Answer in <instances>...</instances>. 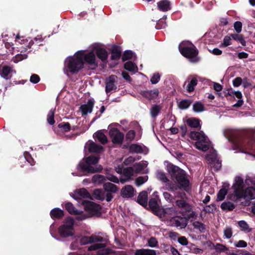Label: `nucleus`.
<instances>
[{
    "instance_id": "nucleus-1",
    "label": "nucleus",
    "mask_w": 255,
    "mask_h": 255,
    "mask_svg": "<svg viewBox=\"0 0 255 255\" xmlns=\"http://www.w3.org/2000/svg\"><path fill=\"white\" fill-rule=\"evenodd\" d=\"M227 134L229 135V140L240 148L242 152L250 154L245 149L255 152V131L254 130H230Z\"/></svg>"
},
{
    "instance_id": "nucleus-2",
    "label": "nucleus",
    "mask_w": 255,
    "mask_h": 255,
    "mask_svg": "<svg viewBox=\"0 0 255 255\" xmlns=\"http://www.w3.org/2000/svg\"><path fill=\"white\" fill-rule=\"evenodd\" d=\"M167 171L170 176V179L178 187L179 189L188 192L191 189V185L188 178V175L186 171L172 163L167 165Z\"/></svg>"
},
{
    "instance_id": "nucleus-3",
    "label": "nucleus",
    "mask_w": 255,
    "mask_h": 255,
    "mask_svg": "<svg viewBox=\"0 0 255 255\" xmlns=\"http://www.w3.org/2000/svg\"><path fill=\"white\" fill-rule=\"evenodd\" d=\"M232 187L234 190V197L237 200L245 198L247 196L250 197L251 199H255V188L248 187L245 190L244 180L241 177H236Z\"/></svg>"
},
{
    "instance_id": "nucleus-4",
    "label": "nucleus",
    "mask_w": 255,
    "mask_h": 255,
    "mask_svg": "<svg viewBox=\"0 0 255 255\" xmlns=\"http://www.w3.org/2000/svg\"><path fill=\"white\" fill-rule=\"evenodd\" d=\"M66 66L68 71L72 74L78 73L84 68L83 62L81 60L78 51L74 56L69 57L66 62Z\"/></svg>"
},
{
    "instance_id": "nucleus-5",
    "label": "nucleus",
    "mask_w": 255,
    "mask_h": 255,
    "mask_svg": "<svg viewBox=\"0 0 255 255\" xmlns=\"http://www.w3.org/2000/svg\"><path fill=\"white\" fill-rule=\"evenodd\" d=\"M189 137L194 140H196V147L202 151H206L209 149L208 145V138L203 131H192L188 133Z\"/></svg>"
},
{
    "instance_id": "nucleus-6",
    "label": "nucleus",
    "mask_w": 255,
    "mask_h": 255,
    "mask_svg": "<svg viewBox=\"0 0 255 255\" xmlns=\"http://www.w3.org/2000/svg\"><path fill=\"white\" fill-rule=\"evenodd\" d=\"M93 243L94 244L88 248V251H92L98 250V254L100 255H109L111 252V250L110 249H105L106 247V244L98 243L103 241V238L100 236L92 235Z\"/></svg>"
},
{
    "instance_id": "nucleus-7",
    "label": "nucleus",
    "mask_w": 255,
    "mask_h": 255,
    "mask_svg": "<svg viewBox=\"0 0 255 255\" xmlns=\"http://www.w3.org/2000/svg\"><path fill=\"white\" fill-rule=\"evenodd\" d=\"M180 53L185 57L190 59L192 62H197L199 58L197 57L198 54V50L196 46L191 43L189 46H179Z\"/></svg>"
},
{
    "instance_id": "nucleus-8",
    "label": "nucleus",
    "mask_w": 255,
    "mask_h": 255,
    "mask_svg": "<svg viewBox=\"0 0 255 255\" xmlns=\"http://www.w3.org/2000/svg\"><path fill=\"white\" fill-rule=\"evenodd\" d=\"M81 60L84 64L88 65L89 68L92 70L96 69L98 66V62L96 59V54L93 51L86 53L84 51H78Z\"/></svg>"
},
{
    "instance_id": "nucleus-9",
    "label": "nucleus",
    "mask_w": 255,
    "mask_h": 255,
    "mask_svg": "<svg viewBox=\"0 0 255 255\" xmlns=\"http://www.w3.org/2000/svg\"><path fill=\"white\" fill-rule=\"evenodd\" d=\"M64 224L58 228V232L60 236L62 238H67L73 235L72 231L74 221L71 217L66 218L64 221Z\"/></svg>"
},
{
    "instance_id": "nucleus-10",
    "label": "nucleus",
    "mask_w": 255,
    "mask_h": 255,
    "mask_svg": "<svg viewBox=\"0 0 255 255\" xmlns=\"http://www.w3.org/2000/svg\"><path fill=\"white\" fill-rule=\"evenodd\" d=\"M85 210L92 216H100L102 207L100 205L93 202L84 200L82 203Z\"/></svg>"
},
{
    "instance_id": "nucleus-11",
    "label": "nucleus",
    "mask_w": 255,
    "mask_h": 255,
    "mask_svg": "<svg viewBox=\"0 0 255 255\" xmlns=\"http://www.w3.org/2000/svg\"><path fill=\"white\" fill-rule=\"evenodd\" d=\"M77 169L83 173H94L101 171L102 168H95L90 165L85 160H82L79 163L77 166Z\"/></svg>"
},
{
    "instance_id": "nucleus-12",
    "label": "nucleus",
    "mask_w": 255,
    "mask_h": 255,
    "mask_svg": "<svg viewBox=\"0 0 255 255\" xmlns=\"http://www.w3.org/2000/svg\"><path fill=\"white\" fill-rule=\"evenodd\" d=\"M169 224L172 227H179L181 229L185 228L187 226V221L181 216H169L168 218Z\"/></svg>"
},
{
    "instance_id": "nucleus-13",
    "label": "nucleus",
    "mask_w": 255,
    "mask_h": 255,
    "mask_svg": "<svg viewBox=\"0 0 255 255\" xmlns=\"http://www.w3.org/2000/svg\"><path fill=\"white\" fill-rule=\"evenodd\" d=\"M109 135L114 144H122L123 143L124 134L117 128H113L109 130Z\"/></svg>"
},
{
    "instance_id": "nucleus-14",
    "label": "nucleus",
    "mask_w": 255,
    "mask_h": 255,
    "mask_svg": "<svg viewBox=\"0 0 255 255\" xmlns=\"http://www.w3.org/2000/svg\"><path fill=\"white\" fill-rule=\"evenodd\" d=\"M94 105L95 101L94 99L91 98L88 99L87 104L81 105L79 110L82 112V116H86L88 114L91 113Z\"/></svg>"
},
{
    "instance_id": "nucleus-15",
    "label": "nucleus",
    "mask_w": 255,
    "mask_h": 255,
    "mask_svg": "<svg viewBox=\"0 0 255 255\" xmlns=\"http://www.w3.org/2000/svg\"><path fill=\"white\" fill-rule=\"evenodd\" d=\"M93 50L95 52V54L102 62L107 61L109 54L106 49L99 46H94Z\"/></svg>"
},
{
    "instance_id": "nucleus-16",
    "label": "nucleus",
    "mask_w": 255,
    "mask_h": 255,
    "mask_svg": "<svg viewBox=\"0 0 255 255\" xmlns=\"http://www.w3.org/2000/svg\"><path fill=\"white\" fill-rule=\"evenodd\" d=\"M117 79V76L115 75H112L106 79V93L111 92L113 90H116L117 88L115 84Z\"/></svg>"
},
{
    "instance_id": "nucleus-17",
    "label": "nucleus",
    "mask_w": 255,
    "mask_h": 255,
    "mask_svg": "<svg viewBox=\"0 0 255 255\" xmlns=\"http://www.w3.org/2000/svg\"><path fill=\"white\" fill-rule=\"evenodd\" d=\"M140 94L149 101L155 99L158 96L159 91L157 89L153 90H141Z\"/></svg>"
},
{
    "instance_id": "nucleus-18",
    "label": "nucleus",
    "mask_w": 255,
    "mask_h": 255,
    "mask_svg": "<svg viewBox=\"0 0 255 255\" xmlns=\"http://www.w3.org/2000/svg\"><path fill=\"white\" fill-rule=\"evenodd\" d=\"M134 189L130 185H126L121 190V195L125 198H131L134 195Z\"/></svg>"
},
{
    "instance_id": "nucleus-19",
    "label": "nucleus",
    "mask_w": 255,
    "mask_h": 255,
    "mask_svg": "<svg viewBox=\"0 0 255 255\" xmlns=\"http://www.w3.org/2000/svg\"><path fill=\"white\" fill-rule=\"evenodd\" d=\"M76 200H81L83 198H90L93 199L90 194L85 188H81L76 190L73 196Z\"/></svg>"
},
{
    "instance_id": "nucleus-20",
    "label": "nucleus",
    "mask_w": 255,
    "mask_h": 255,
    "mask_svg": "<svg viewBox=\"0 0 255 255\" xmlns=\"http://www.w3.org/2000/svg\"><path fill=\"white\" fill-rule=\"evenodd\" d=\"M208 163L215 171L219 170L222 166L221 162L216 156H212L207 158Z\"/></svg>"
},
{
    "instance_id": "nucleus-21",
    "label": "nucleus",
    "mask_w": 255,
    "mask_h": 255,
    "mask_svg": "<svg viewBox=\"0 0 255 255\" xmlns=\"http://www.w3.org/2000/svg\"><path fill=\"white\" fill-rule=\"evenodd\" d=\"M110 52L111 53V59L112 60H118L122 56V48L120 46L113 45Z\"/></svg>"
},
{
    "instance_id": "nucleus-22",
    "label": "nucleus",
    "mask_w": 255,
    "mask_h": 255,
    "mask_svg": "<svg viewBox=\"0 0 255 255\" xmlns=\"http://www.w3.org/2000/svg\"><path fill=\"white\" fill-rule=\"evenodd\" d=\"M175 204L179 208L183 209L187 212H190L192 210V205L187 203L183 199L177 200L175 201Z\"/></svg>"
},
{
    "instance_id": "nucleus-23",
    "label": "nucleus",
    "mask_w": 255,
    "mask_h": 255,
    "mask_svg": "<svg viewBox=\"0 0 255 255\" xmlns=\"http://www.w3.org/2000/svg\"><path fill=\"white\" fill-rule=\"evenodd\" d=\"M169 211L168 209H160V207H158V209H156V211H153L152 213L160 219L168 220L170 216Z\"/></svg>"
},
{
    "instance_id": "nucleus-24",
    "label": "nucleus",
    "mask_w": 255,
    "mask_h": 255,
    "mask_svg": "<svg viewBox=\"0 0 255 255\" xmlns=\"http://www.w3.org/2000/svg\"><path fill=\"white\" fill-rule=\"evenodd\" d=\"M157 8L161 11H167L171 9V2L168 0H161L157 3Z\"/></svg>"
},
{
    "instance_id": "nucleus-25",
    "label": "nucleus",
    "mask_w": 255,
    "mask_h": 255,
    "mask_svg": "<svg viewBox=\"0 0 255 255\" xmlns=\"http://www.w3.org/2000/svg\"><path fill=\"white\" fill-rule=\"evenodd\" d=\"M136 202L143 207L147 206V193L142 191L139 193L136 199Z\"/></svg>"
},
{
    "instance_id": "nucleus-26",
    "label": "nucleus",
    "mask_w": 255,
    "mask_h": 255,
    "mask_svg": "<svg viewBox=\"0 0 255 255\" xmlns=\"http://www.w3.org/2000/svg\"><path fill=\"white\" fill-rule=\"evenodd\" d=\"M229 184H224L222 188L219 191L217 195V201H223L225 198L226 195L228 193V188L229 187Z\"/></svg>"
},
{
    "instance_id": "nucleus-27",
    "label": "nucleus",
    "mask_w": 255,
    "mask_h": 255,
    "mask_svg": "<svg viewBox=\"0 0 255 255\" xmlns=\"http://www.w3.org/2000/svg\"><path fill=\"white\" fill-rule=\"evenodd\" d=\"M50 215L53 219H60L64 216V212L62 210L58 208H55L51 210Z\"/></svg>"
},
{
    "instance_id": "nucleus-28",
    "label": "nucleus",
    "mask_w": 255,
    "mask_h": 255,
    "mask_svg": "<svg viewBox=\"0 0 255 255\" xmlns=\"http://www.w3.org/2000/svg\"><path fill=\"white\" fill-rule=\"evenodd\" d=\"M12 71V69L10 67L4 66L0 69V74L2 77L7 80L10 78L11 76H9V75Z\"/></svg>"
},
{
    "instance_id": "nucleus-29",
    "label": "nucleus",
    "mask_w": 255,
    "mask_h": 255,
    "mask_svg": "<svg viewBox=\"0 0 255 255\" xmlns=\"http://www.w3.org/2000/svg\"><path fill=\"white\" fill-rule=\"evenodd\" d=\"M103 188L106 192L112 193H116L119 189L117 185L111 182L105 183L103 185Z\"/></svg>"
},
{
    "instance_id": "nucleus-30",
    "label": "nucleus",
    "mask_w": 255,
    "mask_h": 255,
    "mask_svg": "<svg viewBox=\"0 0 255 255\" xmlns=\"http://www.w3.org/2000/svg\"><path fill=\"white\" fill-rule=\"evenodd\" d=\"M134 255H156V252L148 249H141L136 250Z\"/></svg>"
},
{
    "instance_id": "nucleus-31",
    "label": "nucleus",
    "mask_w": 255,
    "mask_h": 255,
    "mask_svg": "<svg viewBox=\"0 0 255 255\" xmlns=\"http://www.w3.org/2000/svg\"><path fill=\"white\" fill-rule=\"evenodd\" d=\"M93 137L97 138L99 142L102 144H105L108 142V139L106 135L101 130H99L95 132Z\"/></svg>"
},
{
    "instance_id": "nucleus-32",
    "label": "nucleus",
    "mask_w": 255,
    "mask_h": 255,
    "mask_svg": "<svg viewBox=\"0 0 255 255\" xmlns=\"http://www.w3.org/2000/svg\"><path fill=\"white\" fill-rule=\"evenodd\" d=\"M103 150V147L94 142H91L89 144V151L91 153H101Z\"/></svg>"
},
{
    "instance_id": "nucleus-33",
    "label": "nucleus",
    "mask_w": 255,
    "mask_h": 255,
    "mask_svg": "<svg viewBox=\"0 0 255 255\" xmlns=\"http://www.w3.org/2000/svg\"><path fill=\"white\" fill-rule=\"evenodd\" d=\"M162 107L158 105H153L150 109V114L151 117L154 119L160 113Z\"/></svg>"
},
{
    "instance_id": "nucleus-34",
    "label": "nucleus",
    "mask_w": 255,
    "mask_h": 255,
    "mask_svg": "<svg viewBox=\"0 0 255 255\" xmlns=\"http://www.w3.org/2000/svg\"><path fill=\"white\" fill-rule=\"evenodd\" d=\"M235 207V205L230 201L224 202L221 205L222 210L226 212L232 211Z\"/></svg>"
},
{
    "instance_id": "nucleus-35",
    "label": "nucleus",
    "mask_w": 255,
    "mask_h": 255,
    "mask_svg": "<svg viewBox=\"0 0 255 255\" xmlns=\"http://www.w3.org/2000/svg\"><path fill=\"white\" fill-rule=\"evenodd\" d=\"M200 122V120L197 118H191L187 120L186 123L192 128H197L199 127L201 128Z\"/></svg>"
},
{
    "instance_id": "nucleus-36",
    "label": "nucleus",
    "mask_w": 255,
    "mask_h": 255,
    "mask_svg": "<svg viewBox=\"0 0 255 255\" xmlns=\"http://www.w3.org/2000/svg\"><path fill=\"white\" fill-rule=\"evenodd\" d=\"M65 209L71 215H80L81 214V212L76 209L73 204L71 202L66 203Z\"/></svg>"
},
{
    "instance_id": "nucleus-37",
    "label": "nucleus",
    "mask_w": 255,
    "mask_h": 255,
    "mask_svg": "<svg viewBox=\"0 0 255 255\" xmlns=\"http://www.w3.org/2000/svg\"><path fill=\"white\" fill-rule=\"evenodd\" d=\"M128 149L130 153H141L143 152V148L141 146L135 143L130 144Z\"/></svg>"
},
{
    "instance_id": "nucleus-38",
    "label": "nucleus",
    "mask_w": 255,
    "mask_h": 255,
    "mask_svg": "<svg viewBox=\"0 0 255 255\" xmlns=\"http://www.w3.org/2000/svg\"><path fill=\"white\" fill-rule=\"evenodd\" d=\"M92 196L94 198L101 201H103L105 199L104 193L102 190L99 189L94 190Z\"/></svg>"
},
{
    "instance_id": "nucleus-39",
    "label": "nucleus",
    "mask_w": 255,
    "mask_h": 255,
    "mask_svg": "<svg viewBox=\"0 0 255 255\" xmlns=\"http://www.w3.org/2000/svg\"><path fill=\"white\" fill-rule=\"evenodd\" d=\"M230 36L235 40L239 42L242 46L246 45V41L242 34L237 33L231 34Z\"/></svg>"
},
{
    "instance_id": "nucleus-40",
    "label": "nucleus",
    "mask_w": 255,
    "mask_h": 255,
    "mask_svg": "<svg viewBox=\"0 0 255 255\" xmlns=\"http://www.w3.org/2000/svg\"><path fill=\"white\" fill-rule=\"evenodd\" d=\"M92 182L100 185L106 181V178L104 175L101 174H95L92 178Z\"/></svg>"
},
{
    "instance_id": "nucleus-41",
    "label": "nucleus",
    "mask_w": 255,
    "mask_h": 255,
    "mask_svg": "<svg viewBox=\"0 0 255 255\" xmlns=\"http://www.w3.org/2000/svg\"><path fill=\"white\" fill-rule=\"evenodd\" d=\"M163 183H165V189L171 191L172 192H175L179 189L177 185L175 183H173L171 181L168 179V181H165Z\"/></svg>"
},
{
    "instance_id": "nucleus-42",
    "label": "nucleus",
    "mask_w": 255,
    "mask_h": 255,
    "mask_svg": "<svg viewBox=\"0 0 255 255\" xmlns=\"http://www.w3.org/2000/svg\"><path fill=\"white\" fill-rule=\"evenodd\" d=\"M193 110L196 113H200L205 110V107L201 102L196 101L193 105Z\"/></svg>"
},
{
    "instance_id": "nucleus-43",
    "label": "nucleus",
    "mask_w": 255,
    "mask_h": 255,
    "mask_svg": "<svg viewBox=\"0 0 255 255\" xmlns=\"http://www.w3.org/2000/svg\"><path fill=\"white\" fill-rule=\"evenodd\" d=\"M198 80L196 78L193 77L192 78L190 82L188 83L187 86V91L188 93L192 92L194 91V87L197 85Z\"/></svg>"
},
{
    "instance_id": "nucleus-44",
    "label": "nucleus",
    "mask_w": 255,
    "mask_h": 255,
    "mask_svg": "<svg viewBox=\"0 0 255 255\" xmlns=\"http://www.w3.org/2000/svg\"><path fill=\"white\" fill-rule=\"evenodd\" d=\"M148 206L150 210L153 212L156 211V209L159 207L158 205L157 200L154 198H151L149 199L148 202Z\"/></svg>"
},
{
    "instance_id": "nucleus-45",
    "label": "nucleus",
    "mask_w": 255,
    "mask_h": 255,
    "mask_svg": "<svg viewBox=\"0 0 255 255\" xmlns=\"http://www.w3.org/2000/svg\"><path fill=\"white\" fill-rule=\"evenodd\" d=\"M55 112V108L51 109L48 112V115L47 116V123L50 125H54L55 122L54 120Z\"/></svg>"
},
{
    "instance_id": "nucleus-46",
    "label": "nucleus",
    "mask_w": 255,
    "mask_h": 255,
    "mask_svg": "<svg viewBox=\"0 0 255 255\" xmlns=\"http://www.w3.org/2000/svg\"><path fill=\"white\" fill-rule=\"evenodd\" d=\"M193 226L196 229L198 230L201 233H204L206 231V226L199 221H195L192 224Z\"/></svg>"
},
{
    "instance_id": "nucleus-47",
    "label": "nucleus",
    "mask_w": 255,
    "mask_h": 255,
    "mask_svg": "<svg viewBox=\"0 0 255 255\" xmlns=\"http://www.w3.org/2000/svg\"><path fill=\"white\" fill-rule=\"evenodd\" d=\"M192 103L189 100H182L178 104V107L181 110H185L188 108Z\"/></svg>"
},
{
    "instance_id": "nucleus-48",
    "label": "nucleus",
    "mask_w": 255,
    "mask_h": 255,
    "mask_svg": "<svg viewBox=\"0 0 255 255\" xmlns=\"http://www.w3.org/2000/svg\"><path fill=\"white\" fill-rule=\"evenodd\" d=\"M136 68V65L132 61H129L124 64V68L129 72L134 71Z\"/></svg>"
},
{
    "instance_id": "nucleus-49",
    "label": "nucleus",
    "mask_w": 255,
    "mask_h": 255,
    "mask_svg": "<svg viewBox=\"0 0 255 255\" xmlns=\"http://www.w3.org/2000/svg\"><path fill=\"white\" fill-rule=\"evenodd\" d=\"M123 175L128 177V179H130L131 176L133 175V168L132 167H128L123 169Z\"/></svg>"
},
{
    "instance_id": "nucleus-50",
    "label": "nucleus",
    "mask_w": 255,
    "mask_h": 255,
    "mask_svg": "<svg viewBox=\"0 0 255 255\" xmlns=\"http://www.w3.org/2000/svg\"><path fill=\"white\" fill-rule=\"evenodd\" d=\"M93 240H92V235L88 237V236H83L80 239V243L81 245H86L88 244H92L93 243Z\"/></svg>"
},
{
    "instance_id": "nucleus-51",
    "label": "nucleus",
    "mask_w": 255,
    "mask_h": 255,
    "mask_svg": "<svg viewBox=\"0 0 255 255\" xmlns=\"http://www.w3.org/2000/svg\"><path fill=\"white\" fill-rule=\"evenodd\" d=\"M85 160L90 165L96 164L99 162V157L94 155H91L86 158Z\"/></svg>"
},
{
    "instance_id": "nucleus-52",
    "label": "nucleus",
    "mask_w": 255,
    "mask_h": 255,
    "mask_svg": "<svg viewBox=\"0 0 255 255\" xmlns=\"http://www.w3.org/2000/svg\"><path fill=\"white\" fill-rule=\"evenodd\" d=\"M58 127L64 132L69 131L71 129L70 124L68 122H63L58 125Z\"/></svg>"
},
{
    "instance_id": "nucleus-53",
    "label": "nucleus",
    "mask_w": 255,
    "mask_h": 255,
    "mask_svg": "<svg viewBox=\"0 0 255 255\" xmlns=\"http://www.w3.org/2000/svg\"><path fill=\"white\" fill-rule=\"evenodd\" d=\"M133 56V52L131 50H126L122 55V59L123 61H125L131 59Z\"/></svg>"
},
{
    "instance_id": "nucleus-54",
    "label": "nucleus",
    "mask_w": 255,
    "mask_h": 255,
    "mask_svg": "<svg viewBox=\"0 0 255 255\" xmlns=\"http://www.w3.org/2000/svg\"><path fill=\"white\" fill-rule=\"evenodd\" d=\"M148 179V177L147 176H139L136 178L135 179V184L137 186H140L145 183Z\"/></svg>"
},
{
    "instance_id": "nucleus-55",
    "label": "nucleus",
    "mask_w": 255,
    "mask_h": 255,
    "mask_svg": "<svg viewBox=\"0 0 255 255\" xmlns=\"http://www.w3.org/2000/svg\"><path fill=\"white\" fill-rule=\"evenodd\" d=\"M216 205L215 203H212L208 206H207L204 210L208 213H212L216 210Z\"/></svg>"
},
{
    "instance_id": "nucleus-56",
    "label": "nucleus",
    "mask_w": 255,
    "mask_h": 255,
    "mask_svg": "<svg viewBox=\"0 0 255 255\" xmlns=\"http://www.w3.org/2000/svg\"><path fill=\"white\" fill-rule=\"evenodd\" d=\"M135 136V132L134 130H129L126 134V138L127 140L131 141L133 140Z\"/></svg>"
},
{
    "instance_id": "nucleus-57",
    "label": "nucleus",
    "mask_w": 255,
    "mask_h": 255,
    "mask_svg": "<svg viewBox=\"0 0 255 255\" xmlns=\"http://www.w3.org/2000/svg\"><path fill=\"white\" fill-rule=\"evenodd\" d=\"M156 176L157 179L162 182H164L165 181H168V178L167 177L165 173L163 172H158Z\"/></svg>"
},
{
    "instance_id": "nucleus-58",
    "label": "nucleus",
    "mask_w": 255,
    "mask_h": 255,
    "mask_svg": "<svg viewBox=\"0 0 255 255\" xmlns=\"http://www.w3.org/2000/svg\"><path fill=\"white\" fill-rule=\"evenodd\" d=\"M231 37L229 36H226L224 38L223 42L222 43L220 46L221 47H225L231 44Z\"/></svg>"
},
{
    "instance_id": "nucleus-59",
    "label": "nucleus",
    "mask_w": 255,
    "mask_h": 255,
    "mask_svg": "<svg viewBox=\"0 0 255 255\" xmlns=\"http://www.w3.org/2000/svg\"><path fill=\"white\" fill-rule=\"evenodd\" d=\"M144 167V165L140 163H135L133 167V172L136 173H140L143 169Z\"/></svg>"
},
{
    "instance_id": "nucleus-60",
    "label": "nucleus",
    "mask_w": 255,
    "mask_h": 255,
    "mask_svg": "<svg viewBox=\"0 0 255 255\" xmlns=\"http://www.w3.org/2000/svg\"><path fill=\"white\" fill-rule=\"evenodd\" d=\"M232 229L230 227L226 228L224 231V236L228 239H229L232 237Z\"/></svg>"
},
{
    "instance_id": "nucleus-61",
    "label": "nucleus",
    "mask_w": 255,
    "mask_h": 255,
    "mask_svg": "<svg viewBox=\"0 0 255 255\" xmlns=\"http://www.w3.org/2000/svg\"><path fill=\"white\" fill-rule=\"evenodd\" d=\"M148 245L151 248L156 247L158 246V242L155 238L151 237L148 240Z\"/></svg>"
},
{
    "instance_id": "nucleus-62",
    "label": "nucleus",
    "mask_w": 255,
    "mask_h": 255,
    "mask_svg": "<svg viewBox=\"0 0 255 255\" xmlns=\"http://www.w3.org/2000/svg\"><path fill=\"white\" fill-rule=\"evenodd\" d=\"M160 75L158 73H154L150 79V82L152 84H157L160 80Z\"/></svg>"
},
{
    "instance_id": "nucleus-63",
    "label": "nucleus",
    "mask_w": 255,
    "mask_h": 255,
    "mask_svg": "<svg viewBox=\"0 0 255 255\" xmlns=\"http://www.w3.org/2000/svg\"><path fill=\"white\" fill-rule=\"evenodd\" d=\"M242 80V85L244 88H247L252 85L251 80L247 77H245Z\"/></svg>"
},
{
    "instance_id": "nucleus-64",
    "label": "nucleus",
    "mask_w": 255,
    "mask_h": 255,
    "mask_svg": "<svg viewBox=\"0 0 255 255\" xmlns=\"http://www.w3.org/2000/svg\"><path fill=\"white\" fill-rule=\"evenodd\" d=\"M234 27L237 33H239L242 29V23L239 21H236L234 23Z\"/></svg>"
}]
</instances>
